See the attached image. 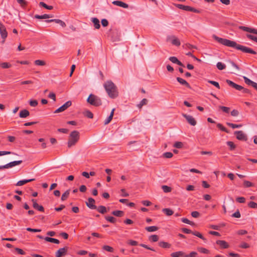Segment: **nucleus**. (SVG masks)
Returning a JSON list of instances; mask_svg holds the SVG:
<instances>
[{"mask_svg": "<svg viewBox=\"0 0 257 257\" xmlns=\"http://www.w3.org/2000/svg\"><path fill=\"white\" fill-rule=\"evenodd\" d=\"M212 38L218 43L225 46L234 48L237 50H240L244 53H250L251 54H256V52L253 49L237 44L235 41H231L229 39L220 38L215 35L212 36Z\"/></svg>", "mask_w": 257, "mask_h": 257, "instance_id": "nucleus-1", "label": "nucleus"}, {"mask_svg": "<svg viewBox=\"0 0 257 257\" xmlns=\"http://www.w3.org/2000/svg\"><path fill=\"white\" fill-rule=\"evenodd\" d=\"M104 87L111 98H115L118 96L117 87L111 81H107L103 84Z\"/></svg>", "mask_w": 257, "mask_h": 257, "instance_id": "nucleus-2", "label": "nucleus"}, {"mask_svg": "<svg viewBox=\"0 0 257 257\" xmlns=\"http://www.w3.org/2000/svg\"><path fill=\"white\" fill-rule=\"evenodd\" d=\"M80 138L79 132L77 131H73L71 132L68 138L67 146L69 148L74 146L78 142Z\"/></svg>", "mask_w": 257, "mask_h": 257, "instance_id": "nucleus-3", "label": "nucleus"}, {"mask_svg": "<svg viewBox=\"0 0 257 257\" xmlns=\"http://www.w3.org/2000/svg\"><path fill=\"white\" fill-rule=\"evenodd\" d=\"M87 102L94 106L102 105V101L100 97L93 94H90L87 99Z\"/></svg>", "mask_w": 257, "mask_h": 257, "instance_id": "nucleus-4", "label": "nucleus"}, {"mask_svg": "<svg viewBox=\"0 0 257 257\" xmlns=\"http://www.w3.org/2000/svg\"><path fill=\"white\" fill-rule=\"evenodd\" d=\"M0 34L2 38L3 39V43H4L5 39L8 36V33L5 25L1 22H0Z\"/></svg>", "mask_w": 257, "mask_h": 257, "instance_id": "nucleus-5", "label": "nucleus"}, {"mask_svg": "<svg viewBox=\"0 0 257 257\" xmlns=\"http://www.w3.org/2000/svg\"><path fill=\"white\" fill-rule=\"evenodd\" d=\"M234 134L236 135V139L238 140L246 141L247 140L246 135L241 131H235Z\"/></svg>", "mask_w": 257, "mask_h": 257, "instance_id": "nucleus-6", "label": "nucleus"}, {"mask_svg": "<svg viewBox=\"0 0 257 257\" xmlns=\"http://www.w3.org/2000/svg\"><path fill=\"white\" fill-rule=\"evenodd\" d=\"M72 105V102L71 101H68L65 102L63 105L59 107L58 109L55 110L54 113H57L60 112H62L67 109L69 107Z\"/></svg>", "mask_w": 257, "mask_h": 257, "instance_id": "nucleus-7", "label": "nucleus"}, {"mask_svg": "<svg viewBox=\"0 0 257 257\" xmlns=\"http://www.w3.org/2000/svg\"><path fill=\"white\" fill-rule=\"evenodd\" d=\"M68 247L65 246L59 248L55 253L56 257H62L66 254L68 251Z\"/></svg>", "mask_w": 257, "mask_h": 257, "instance_id": "nucleus-8", "label": "nucleus"}, {"mask_svg": "<svg viewBox=\"0 0 257 257\" xmlns=\"http://www.w3.org/2000/svg\"><path fill=\"white\" fill-rule=\"evenodd\" d=\"M37 237L40 239H44L46 241L54 243L56 244H59L60 243V241L58 239L48 236L44 237L41 235H37Z\"/></svg>", "mask_w": 257, "mask_h": 257, "instance_id": "nucleus-9", "label": "nucleus"}, {"mask_svg": "<svg viewBox=\"0 0 257 257\" xmlns=\"http://www.w3.org/2000/svg\"><path fill=\"white\" fill-rule=\"evenodd\" d=\"M183 116L191 125L194 126L196 124V121L192 116L186 114H183Z\"/></svg>", "mask_w": 257, "mask_h": 257, "instance_id": "nucleus-10", "label": "nucleus"}, {"mask_svg": "<svg viewBox=\"0 0 257 257\" xmlns=\"http://www.w3.org/2000/svg\"><path fill=\"white\" fill-rule=\"evenodd\" d=\"M95 202V200L90 197L88 199V201L86 202V205L90 209H95L97 208V206L94 205Z\"/></svg>", "mask_w": 257, "mask_h": 257, "instance_id": "nucleus-11", "label": "nucleus"}, {"mask_svg": "<svg viewBox=\"0 0 257 257\" xmlns=\"http://www.w3.org/2000/svg\"><path fill=\"white\" fill-rule=\"evenodd\" d=\"M22 162H23V161L22 160L14 161L8 163L5 165H3V166H4V169H8L10 168H12L17 165H19L21 164Z\"/></svg>", "mask_w": 257, "mask_h": 257, "instance_id": "nucleus-12", "label": "nucleus"}, {"mask_svg": "<svg viewBox=\"0 0 257 257\" xmlns=\"http://www.w3.org/2000/svg\"><path fill=\"white\" fill-rule=\"evenodd\" d=\"M226 82L230 86L235 88V89H236L237 90L240 91L241 90V89L243 88V87L242 86L238 85L230 80H228V79L226 80Z\"/></svg>", "mask_w": 257, "mask_h": 257, "instance_id": "nucleus-13", "label": "nucleus"}, {"mask_svg": "<svg viewBox=\"0 0 257 257\" xmlns=\"http://www.w3.org/2000/svg\"><path fill=\"white\" fill-rule=\"evenodd\" d=\"M239 28L242 31L257 35V29H256L249 28L245 26H240Z\"/></svg>", "mask_w": 257, "mask_h": 257, "instance_id": "nucleus-14", "label": "nucleus"}, {"mask_svg": "<svg viewBox=\"0 0 257 257\" xmlns=\"http://www.w3.org/2000/svg\"><path fill=\"white\" fill-rule=\"evenodd\" d=\"M46 23L55 22L57 24H59L62 27L64 28L66 27V24L64 22L59 19H51L46 20Z\"/></svg>", "mask_w": 257, "mask_h": 257, "instance_id": "nucleus-15", "label": "nucleus"}, {"mask_svg": "<svg viewBox=\"0 0 257 257\" xmlns=\"http://www.w3.org/2000/svg\"><path fill=\"white\" fill-rule=\"evenodd\" d=\"M32 201L33 202V206L35 209H36L40 211H42V212L44 211V207L42 205H39L37 203V201L35 199H32Z\"/></svg>", "mask_w": 257, "mask_h": 257, "instance_id": "nucleus-16", "label": "nucleus"}, {"mask_svg": "<svg viewBox=\"0 0 257 257\" xmlns=\"http://www.w3.org/2000/svg\"><path fill=\"white\" fill-rule=\"evenodd\" d=\"M169 60L173 63L177 64L182 67H184V65L175 56L170 57Z\"/></svg>", "mask_w": 257, "mask_h": 257, "instance_id": "nucleus-17", "label": "nucleus"}, {"mask_svg": "<svg viewBox=\"0 0 257 257\" xmlns=\"http://www.w3.org/2000/svg\"><path fill=\"white\" fill-rule=\"evenodd\" d=\"M216 244L219 245L221 248H227L229 247L228 243L224 240H218L216 241Z\"/></svg>", "mask_w": 257, "mask_h": 257, "instance_id": "nucleus-18", "label": "nucleus"}, {"mask_svg": "<svg viewBox=\"0 0 257 257\" xmlns=\"http://www.w3.org/2000/svg\"><path fill=\"white\" fill-rule=\"evenodd\" d=\"M172 39L171 43L173 45L179 46L180 45V42L179 40L174 36H172L170 37H168L167 40Z\"/></svg>", "mask_w": 257, "mask_h": 257, "instance_id": "nucleus-19", "label": "nucleus"}, {"mask_svg": "<svg viewBox=\"0 0 257 257\" xmlns=\"http://www.w3.org/2000/svg\"><path fill=\"white\" fill-rule=\"evenodd\" d=\"M112 3L114 5L121 7L123 8H127L128 7V5L127 4L124 3L121 1H114L112 2Z\"/></svg>", "mask_w": 257, "mask_h": 257, "instance_id": "nucleus-20", "label": "nucleus"}, {"mask_svg": "<svg viewBox=\"0 0 257 257\" xmlns=\"http://www.w3.org/2000/svg\"><path fill=\"white\" fill-rule=\"evenodd\" d=\"M35 180V179H24L22 180L19 181L17 184H16V186H21L25 185V184L33 181Z\"/></svg>", "mask_w": 257, "mask_h": 257, "instance_id": "nucleus-21", "label": "nucleus"}, {"mask_svg": "<svg viewBox=\"0 0 257 257\" xmlns=\"http://www.w3.org/2000/svg\"><path fill=\"white\" fill-rule=\"evenodd\" d=\"M177 81L180 83L181 84L185 86L188 88H191V86L190 84L184 79L180 78V77H177L176 78Z\"/></svg>", "mask_w": 257, "mask_h": 257, "instance_id": "nucleus-22", "label": "nucleus"}, {"mask_svg": "<svg viewBox=\"0 0 257 257\" xmlns=\"http://www.w3.org/2000/svg\"><path fill=\"white\" fill-rule=\"evenodd\" d=\"M30 112L26 109L21 110L19 113V116L21 118H26L29 116Z\"/></svg>", "mask_w": 257, "mask_h": 257, "instance_id": "nucleus-23", "label": "nucleus"}, {"mask_svg": "<svg viewBox=\"0 0 257 257\" xmlns=\"http://www.w3.org/2000/svg\"><path fill=\"white\" fill-rule=\"evenodd\" d=\"M185 255L186 254L182 251L172 252L171 254L172 257H185Z\"/></svg>", "mask_w": 257, "mask_h": 257, "instance_id": "nucleus-24", "label": "nucleus"}, {"mask_svg": "<svg viewBox=\"0 0 257 257\" xmlns=\"http://www.w3.org/2000/svg\"><path fill=\"white\" fill-rule=\"evenodd\" d=\"M175 6L181 10L186 11H189L191 10V7L188 6H184L181 4H175Z\"/></svg>", "mask_w": 257, "mask_h": 257, "instance_id": "nucleus-25", "label": "nucleus"}, {"mask_svg": "<svg viewBox=\"0 0 257 257\" xmlns=\"http://www.w3.org/2000/svg\"><path fill=\"white\" fill-rule=\"evenodd\" d=\"M114 110H115L114 108L112 109V110H111V111L110 112L109 116L104 120V124L105 125L108 124L110 122V121L112 120L113 114H114Z\"/></svg>", "mask_w": 257, "mask_h": 257, "instance_id": "nucleus-26", "label": "nucleus"}, {"mask_svg": "<svg viewBox=\"0 0 257 257\" xmlns=\"http://www.w3.org/2000/svg\"><path fill=\"white\" fill-rule=\"evenodd\" d=\"M95 29H98L100 27L99 20L96 18H93L91 20Z\"/></svg>", "mask_w": 257, "mask_h": 257, "instance_id": "nucleus-27", "label": "nucleus"}, {"mask_svg": "<svg viewBox=\"0 0 257 257\" xmlns=\"http://www.w3.org/2000/svg\"><path fill=\"white\" fill-rule=\"evenodd\" d=\"M96 209H97V210L101 214H104L107 212L106 208L103 205H100L98 207H97Z\"/></svg>", "mask_w": 257, "mask_h": 257, "instance_id": "nucleus-28", "label": "nucleus"}, {"mask_svg": "<svg viewBox=\"0 0 257 257\" xmlns=\"http://www.w3.org/2000/svg\"><path fill=\"white\" fill-rule=\"evenodd\" d=\"M159 245L161 247H163L164 248H169L171 247V245L167 242H165V241H160L159 242Z\"/></svg>", "mask_w": 257, "mask_h": 257, "instance_id": "nucleus-29", "label": "nucleus"}, {"mask_svg": "<svg viewBox=\"0 0 257 257\" xmlns=\"http://www.w3.org/2000/svg\"><path fill=\"white\" fill-rule=\"evenodd\" d=\"M111 214L117 217H121L123 215L124 212L121 210H114L111 212Z\"/></svg>", "mask_w": 257, "mask_h": 257, "instance_id": "nucleus-30", "label": "nucleus"}, {"mask_svg": "<svg viewBox=\"0 0 257 257\" xmlns=\"http://www.w3.org/2000/svg\"><path fill=\"white\" fill-rule=\"evenodd\" d=\"M159 228L156 226H148L145 228V229L148 232H154L158 230Z\"/></svg>", "mask_w": 257, "mask_h": 257, "instance_id": "nucleus-31", "label": "nucleus"}, {"mask_svg": "<svg viewBox=\"0 0 257 257\" xmlns=\"http://www.w3.org/2000/svg\"><path fill=\"white\" fill-rule=\"evenodd\" d=\"M70 194V189H68L66 190L62 195L61 196V200L62 201H65L67 199V198L68 197Z\"/></svg>", "mask_w": 257, "mask_h": 257, "instance_id": "nucleus-32", "label": "nucleus"}, {"mask_svg": "<svg viewBox=\"0 0 257 257\" xmlns=\"http://www.w3.org/2000/svg\"><path fill=\"white\" fill-rule=\"evenodd\" d=\"M162 211L167 216L172 215L174 213L173 211L170 208H164Z\"/></svg>", "mask_w": 257, "mask_h": 257, "instance_id": "nucleus-33", "label": "nucleus"}, {"mask_svg": "<svg viewBox=\"0 0 257 257\" xmlns=\"http://www.w3.org/2000/svg\"><path fill=\"white\" fill-rule=\"evenodd\" d=\"M148 103V100L146 98L143 99L141 102L137 104V107L141 109L143 106L146 105Z\"/></svg>", "mask_w": 257, "mask_h": 257, "instance_id": "nucleus-34", "label": "nucleus"}, {"mask_svg": "<svg viewBox=\"0 0 257 257\" xmlns=\"http://www.w3.org/2000/svg\"><path fill=\"white\" fill-rule=\"evenodd\" d=\"M39 5H40V6L43 7L44 8L47 9V10H52L53 9V6H48L45 3H44L43 2H40Z\"/></svg>", "mask_w": 257, "mask_h": 257, "instance_id": "nucleus-35", "label": "nucleus"}, {"mask_svg": "<svg viewBox=\"0 0 257 257\" xmlns=\"http://www.w3.org/2000/svg\"><path fill=\"white\" fill-rule=\"evenodd\" d=\"M34 18L37 19H46L49 18V17L48 14H44L43 15H36Z\"/></svg>", "mask_w": 257, "mask_h": 257, "instance_id": "nucleus-36", "label": "nucleus"}, {"mask_svg": "<svg viewBox=\"0 0 257 257\" xmlns=\"http://www.w3.org/2000/svg\"><path fill=\"white\" fill-rule=\"evenodd\" d=\"M216 67L219 70H222L226 68V65L222 62H219L216 64Z\"/></svg>", "mask_w": 257, "mask_h": 257, "instance_id": "nucleus-37", "label": "nucleus"}, {"mask_svg": "<svg viewBox=\"0 0 257 257\" xmlns=\"http://www.w3.org/2000/svg\"><path fill=\"white\" fill-rule=\"evenodd\" d=\"M0 67L4 69L9 68L12 67V65L8 62H3L0 63Z\"/></svg>", "mask_w": 257, "mask_h": 257, "instance_id": "nucleus-38", "label": "nucleus"}, {"mask_svg": "<svg viewBox=\"0 0 257 257\" xmlns=\"http://www.w3.org/2000/svg\"><path fill=\"white\" fill-rule=\"evenodd\" d=\"M226 124L228 126L232 127V128H239V127H241L242 126V124H234V123H230V122H227Z\"/></svg>", "mask_w": 257, "mask_h": 257, "instance_id": "nucleus-39", "label": "nucleus"}, {"mask_svg": "<svg viewBox=\"0 0 257 257\" xmlns=\"http://www.w3.org/2000/svg\"><path fill=\"white\" fill-rule=\"evenodd\" d=\"M193 235L199 237L200 238L203 240L205 242H206V239L203 237V236L198 231H194L192 232V233Z\"/></svg>", "mask_w": 257, "mask_h": 257, "instance_id": "nucleus-40", "label": "nucleus"}, {"mask_svg": "<svg viewBox=\"0 0 257 257\" xmlns=\"http://www.w3.org/2000/svg\"><path fill=\"white\" fill-rule=\"evenodd\" d=\"M83 114H84V116H85L89 118H92L93 117V113L90 111H89L88 110L85 111L83 112Z\"/></svg>", "mask_w": 257, "mask_h": 257, "instance_id": "nucleus-41", "label": "nucleus"}, {"mask_svg": "<svg viewBox=\"0 0 257 257\" xmlns=\"http://www.w3.org/2000/svg\"><path fill=\"white\" fill-rule=\"evenodd\" d=\"M34 64L38 66H44L46 65V62L43 60H36L34 61Z\"/></svg>", "mask_w": 257, "mask_h": 257, "instance_id": "nucleus-42", "label": "nucleus"}, {"mask_svg": "<svg viewBox=\"0 0 257 257\" xmlns=\"http://www.w3.org/2000/svg\"><path fill=\"white\" fill-rule=\"evenodd\" d=\"M243 80H244L245 83L247 85L252 86L253 83H254L253 81L250 80L249 78H248L246 76H243Z\"/></svg>", "mask_w": 257, "mask_h": 257, "instance_id": "nucleus-43", "label": "nucleus"}, {"mask_svg": "<svg viewBox=\"0 0 257 257\" xmlns=\"http://www.w3.org/2000/svg\"><path fill=\"white\" fill-rule=\"evenodd\" d=\"M243 185L244 187L248 188L253 186L254 184L250 182V181L244 180L243 181Z\"/></svg>", "mask_w": 257, "mask_h": 257, "instance_id": "nucleus-44", "label": "nucleus"}, {"mask_svg": "<svg viewBox=\"0 0 257 257\" xmlns=\"http://www.w3.org/2000/svg\"><path fill=\"white\" fill-rule=\"evenodd\" d=\"M149 240L152 242H156L159 240V236L157 235H152L149 237Z\"/></svg>", "mask_w": 257, "mask_h": 257, "instance_id": "nucleus-45", "label": "nucleus"}, {"mask_svg": "<svg viewBox=\"0 0 257 257\" xmlns=\"http://www.w3.org/2000/svg\"><path fill=\"white\" fill-rule=\"evenodd\" d=\"M105 219L107 221H108L111 223H114L116 221V218H115L114 217H113L112 216H105Z\"/></svg>", "mask_w": 257, "mask_h": 257, "instance_id": "nucleus-46", "label": "nucleus"}, {"mask_svg": "<svg viewBox=\"0 0 257 257\" xmlns=\"http://www.w3.org/2000/svg\"><path fill=\"white\" fill-rule=\"evenodd\" d=\"M217 126L218 128H219L222 131L226 133H229L228 130L226 128H225L224 126H223L221 124L218 123L217 124Z\"/></svg>", "mask_w": 257, "mask_h": 257, "instance_id": "nucleus-47", "label": "nucleus"}, {"mask_svg": "<svg viewBox=\"0 0 257 257\" xmlns=\"http://www.w3.org/2000/svg\"><path fill=\"white\" fill-rule=\"evenodd\" d=\"M163 191L165 193L170 192L172 190V189L170 187H169L167 185H163L162 187Z\"/></svg>", "mask_w": 257, "mask_h": 257, "instance_id": "nucleus-48", "label": "nucleus"}, {"mask_svg": "<svg viewBox=\"0 0 257 257\" xmlns=\"http://www.w3.org/2000/svg\"><path fill=\"white\" fill-rule=\"evenodd\" d=\"M181 220H182V221L183 223H187V224H190L191 225H195V223L193 222H192V221H190L187 218H182L181 219Z\"/></svg>", "mask_w": 257, "mask_h": 257, "instance_id": "nucleus-49", "label": "nucleus"}, {"mask_svg": "<svg viewBox=\"0 0 257 257\" xmlns=\"http://www.w3.org/2000/svg\"><path fill=\"white\" fill-rule=\"evenodd\" d=\"M246 37L250 40H252L257 43V37L251 34H247Z\"/></svg>", "mask_w": 257, "mask_h": 257, "instance_id": "nucleus-50", "label": "nucleus"}, {"mask_svg": "<svg viewBox=\"0 0 257 257\" xmlns=\"http://www.w3.org/2000/svg\"><path fill=\"white\" fill-rule=\"evenodd\" d=\"M127 243L132 246H136L138 245V241L132 239L128 240Z\"/></svg>", "mask_w": 257, "mask_h": 257, "instance_id": "nucleus-51", "label": "nucleus"}, {"mask_svg": "<svg viewBox=\"0 0 257 257\" xmlns=\"http://www.w3.org/2000/svg\"><path fill=\"white\" fill-rule=\"evenodd\" d=\"M227 145L230 147V150H233L236 148V146L234 145V144L231 141H228L227 142Z\"/></svg>", "mask_w": 257, "mask_h": 257, "instance_id": "nucleus-52", "label": "nucleus"}, {"mask_svg": "<svg viewBox=\"0 0 257 257\" xmlns=\"http://www.w3.org/2000/svg\"><path fill=\"white\" fill-rule=\"evenodd\" d=\"M207 82L212 85H213L214 86H215L216 88L220 89V85L218 83V82L216 81H214L213 80H208Z\"/></svg>", "mask_w": 257, "mask_h": 257, "instance_id": "nucleus-53", "label": "nucleus"}, {"mask_svg": "<svg viewBox=\"0 0 257 257\" xmlns=\"http://www.w3.org/2000/svg\"><path fill=\"white\" fill-rule=\"evenodd\" d=\"M173 154L171 152H166L163 154V157L165 158H171Z\"/></svg>", "mask_w": 257, "mask_h": 257, "instance_id": "nucleus-54", "label": "nucleus"}, {"mask_svg": "<svg viewBox=\"0 0 257 257\" xmlns=\"http://www.w3.org/2000/svg\"><path fill=\"white\" fill-rule=\"evenodd\" d=\"M198 250L202 253H208L209 252L208 249L204 247H199Z\"/></svg>", "mask_w": 257, "mask_h": 257, "instance_id": "nucleus-55", "label": "nucleus"}, {"mask_svg": "<svg viewBox=\"0 0 257 257\" xmlns=\"http://www.w3.org/2000/svg\"><path fill=\"white\" fill-rule=\"evenodd\" d=\"M248 206L251 208H257V203L253 201L249 202Z\"/></svg>", "mask_w": 257, "mask_h": 257, "instance_id": "nucleus-56", "label": "nucleus"}, {"mask_svg": "<svg viewBox=\"0 0 257 257\" xmlns=\"http://www.w3.org/2000/svg\"><path fill=\"white\" fill-rule=\"evenodd\" d=\"M102 248L109 252H113V248L112 247L108 245H104L102 247Z\"/></svg>", "mask_w": 257, "mask_h": 257, "instance_id": "nucleus-57", "label": "nucleus"}, {"mask_svg": "<svg viewBox=\"0 0 257 257\" xmlns=\"http://www.w3.org/2000/svg\"><path fill=\"white\" fill-rule=\"evenodd\" d=\"M183 144L181 142H176L173 145V147L178 149H180L182 147Z\"/></svg>", "mask_w": 257, "mask_h": 257, "instance_id": "nucleus-58", "label": "nucleus"}, {"mask_svg": "<svg viewBox=\"0 0 257 257\" xmlns=\"http://www.w3.org/2000/svg\"><path fill=\"white\" fill-rule=\"evenodd\" d=\"M240 213L239 210H237L236 212H235L233 214H232L231 216L234 218H240Z\"/></svg>", "mask_w": 257, "mask_h": 257, "instance_id": "nucleus-59", "label": "nucleus"}, {"mask_svg": "<svg viewBox=\"0 0 257 257\" xmlns=\"http://www.w3.org/2000/svg\"><path fill=\"white\" fill-rule=\"evenodd\" d=\"M197 253L195 251H192L189 254H186L185 257H197Z\"/></svg>", "mask_w": 257, "mask_h": 257, "instance_id": "nucleus-60", "label": "nucleus"}, {"mask_svg": "<svg viewBox=\"0 0 257 257\" xmlns=\"http://www.w3.org/2000/svg\"><path fill=\"white\" fill-rule=\"evenodd\" d=\"M236 200L237 202H238L239 203H244L245 202V199L243 197H238L236 198Z\"/></svg>", "mask_w": 257, "mask_h": 257, "instance_id": "nucleus-61", "label": "nucleus"}, {"mask_svg": "<svg viewBox=\"0 0 257 257\" xmlns=\"http://www.w3.org/2000/svg\"><path fill=\"white\" fill-rule=\"evenodd\" d=\"M29 103L31 106L35 107L38 105V101L36 100H31Z\"/></svg>", "mask_w": 257, "mask_h": 257, "instance_id": "nucleus-62", "label": "nucleus"}, {"mask_svg": "<svg viewBox=\"0 0 257 257\" xmlns=\"http://www.w3.org/2000/svg\"><path fill=\"white\" fill-rule=\"evenodd\" d=\"M220 109H221L223 111L226 112V113H228L229 111V109L230 108L228 107H226V106H220L219 107Z\"/></svg>", "mask_w": 257, "mask_h": 257, "instance_id": "nucleus-63", "label": "nucleus"}, {"mask_svg": "<svg viewBox=\"0 0 257 257\" xmlns=\"http://www.w3.org/2000/svg\"><path fill=\"white\" fill-rule=\"evenodd\" d=\"M191 215L192 217H193L194 218H197L200 216V213L198 211H194L192 212Z\"/></svg>", "mask_w": 257, "mask_h": 257, "instance_id": "nucleus-64", "label": "nucleus"}]
</instances>
